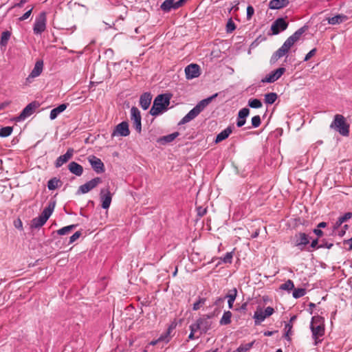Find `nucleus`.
Segmentation results:
<instances>
[{"instance_id":"nucleus-11","label":"nucleus","mask_w":352,"mask_h":352,"mask_svg":"<svg viewBox=\"0 0 352 352\" xmlns=\"http://www.w3.org/2000/svg\"><path fill=\"white\" fill-rule=\"evenodd\" d=\"M40 104L37 101H33L29 103L21 112V113L14 118L16 122L25 120L28 117L32 115L35 110L39 107Z\"/></svg>"},{"instance_id":"nucleus-24","label":"nucleus","mask_w":352,"mask_h":352,"mask_svg":"<svg viewBox=\"0 0 352 352\" xmlns=\"http://www.w3.org/2000/svg\"><path fill=\"white\" fill-rule=\"evenodd\" d=\"M234 128V125L230 124L221 132H220L219 134H217L214 140V143L218 144L222 142L223 140L227 139L229 137V135L232 133Z\"/></svg>"},{"instance_id":"nucleus-6","label":"nucleus","mask_w":352,"mask_h":352,"mask_svg":"<svg viewBox=\"0 0 352 352\" xmlns=\"http://www.w3.org/2000/svg\"><path fill=\"white\" fill-rule=\"evenodd\" d=\"M311 337L315 340V345H317L320 342V340H318V339L324 336V333H325L324 318L318 316L311 317Z\"/></svg>"},{"instance_id":"nucleus-10","label":"nucleus","mask_w":352,"mask_h":352,"mask_svg":"<svg viewBox=\"0 0 352 352\" xmlns=\"http://www.w3.org/2000/svg\"><path fill=\"white\" fill-rule=\"evenodd\" d=\"M312 232L316 235V239H313L309 233L305 232H299L296 236L298 237V242H318V239L322 237L324 233L329 234V232H324L321 230V228H318L316 226L315 228L312 230Z\"/></svg>"},{"instance_id":"nucleus-59","label":"nucleus","mask_w":352,"mask_h":352,"mask_svg":"<svg viewBox=\"0 0 352 352\" xmlns=\"http://www.w3.org/2000/svg\"><path fill=\"white\" fill-rule=\"evenodd\" d=\"M316 52V48H314L312 49L311 50H310L305 56V58H304V61H307L309 60L312 56H314L315 55Z\"/></svg>"},{"instance_id":"nucleus-35","label":"nucleus","mask_w":352,"mask_h":352,"mask_svg":"<svg viewBox=\"0 0 352 352\" xmlns=\"http://www.w3.org/2000/svg\"><path fill=\"white\" fill-rule=\"evenodd\" d=\"M11 32L8 30H6L2 32L0 39V47L1 50H5L7 47L8 41L11 36Z\"/></svg>"},{"instance_id":"nucleus-12","label":"nucleus","mask_w":352,"mask_h":352,"mask_svg":"<svg viewBox=\"0 0 352 352\" xmlns=\"http://www.w3.org/2000/svg\"><path fill=\"white\" fill-rule=\"evenodd\" d=\"M342 223H343L338 218L337 221L333 223L330 228H327V229H326V232H329V235L342 237L345 234V230L349 228L347 225H344L343 228H340Z\"/></svg>"},{"instance_id":"nucleus-14","label":"nucleus","mask_w":352,"mask_h":352,"mask_svg":"<svg viewBox=\"0 0 352 352\" xmlns=\"http://www.w3.org/2000/svg\"><path fill=\"white\" fill-rule=\"evenodd\" d=\"M129 134V123L126 121H123L116 126L111 136L112 138L116 136L126 137Z\"/></svg>"},{"instance_id":"nucleus-54","label":"nucleus","mask_w":352,"mask_h":352,"mask_svg":"<svg viewBox=\"0 0 352 352\" xmlns=\"http://www.w3.org/2000/svg\"><path fill=\"white\" fill-rule=\"evenodd\" d=\"M190 333H197V331H200L201 334H204L205 333L201 332V328L199 326L195 325V324H190Z\"/></svg>"},{"instance_id":"nucleus-30","label":"nucleus","mask_w":352,"mask_h":352,"mask_svg":"<svg viewBox=\"0 0 352 352\" xmlns=\"http://www.w3.org/2000/svg\"><path fill=\"white\" fill-rule=\"evenodd\" d=\"M68 169L76 176H81L83 173V167L76 162H71L68 164Z\"/></svg>"},{"instance_id":"nucleus-62","label":"nucleus","mask_w":352,"mask_h":352,"mask_svg":"<svg viewBox=\"0 0 352 352\" xmlns=\"http://www.w3.org/2000/svg\"><path fill=\"white\" fill-rule=\"evenodd\" d=\"M187 0H178L175 1V10H177L180 7L183 6Z\"/></svg>"},{"instance_id":"nucleus-46","label":"nucleus","mask_w":352,"mask_h":352,"mask_svg":"<svg viewBox=\"0 0 352 352\" xmlns=\"http://www.w3.org/2000/svg\"><path fill=\"white\" fill-rule=\"evenodd\" d=\"M280 289L283 291H290L295 289L294 288V283L293 281L291 280H288L285 283L280 285Z\"/></svg>"},{"instance_id":"nucleus-20","label":"nucleus","mask_w":352,"mask_h":352,"mask_svg":"<svg viewBox=\"0 0 352 352\" xmlns=\"http://www.w3.org/2000/svg\"><path fill=\"white\" fill-rule=\"evenodd\" d=\"M185 74L188 80L197 78L200 75V67L197 64H190L185 68Z\"/></svg>"},{"instance_id":"nucleus-43","label":"nucleus","mask_w":352,"mask_h":352,"mask_svg":"<svg viewBox=\"0 0 352 352\" xmlns=\"http://www.w3.org/2000/svg\"><path fill=\"white\" fill-rule=\"evenodd\" d=\"M76 227V225H70L65 227H63L56 231L58 235H65L68 234L71 232V231Z\"/></svg>"},{"instance_id":"nucleus-13","label":"nucleus","mask_w":352,"mask_h":352,"mask_svg":"<svg viewBox=\"0 0 352 352\" xmlns=\"http://www.w3.org/2000/svg\"><path fill=\"white\" fill-rule=\"evenodd\" d=\"M101 182L102 179L100 177H95L91 179L90 181L86 182L85 184L80 186L76 192V194H85L91 190L92 189H94V188H96Z\"/></svg>"},{"instance_id":"nucleus-15","label":"nucleus","mask_w":352,"mask_h":352,"mask_svg":"<svg viewBox=\"0 0 352 352\" xmlns=\"http://www.w3.org/2000/svg\"><path fill=\"white\" fill-rule=\"evenodd\" d=\"M43 69V61L42 60H37L34 67L29 76L25 78V84L29 85L32 82L34 78L41 75Z\"/></svg>"},{"instance_id":"nucleus-25","label":"nucleus","mask_w":352,"mask_h":352,"mask_svg":"<svg viewBox=\"0 0 352 352\" xmlns=\"http://www.w3.org/2000/svg\"><path fill=\"white\" fill-rule=\"evenodd\" d=\"M208 319L209 316H206V318H199L192 324L201 328L202 333H207L211 327V322H210Z\"/></svg>"},{"instance_id":"nucleus-53","label":"nucleus","mask_w":352,"mask_h":352,"mask_svg":"<svg viewBox=\"0 0 352 352\" xmlns=\"http://www.w3.org/2000/svg\"><path fill=\"white\" fill-rule=\"evenodd\" d=\"M352 217V212H346L344 215L338 217L340 221L342 223L346 222L347 220L350 219Z\"/></svg>"},{"instance_id":"nucleus-2","label":"nucleus","mask_w":352,"mask_h":352,"mask_svg":"<svg viewBox=\"0 0 352 352\" xmlns=\"http://www.w3.org/2000/svg\"><path fill=\"white\" fill-rule=\"evenodd\" d=\"M305 30L306 26H303L289 36L283 45L272 54L270 58V63L274 64L279 58L285 56L294 44L300 39L301 35L305 32Z\"/></svg>"},{"instance_id":"nucleus-36","label":"nucleus","mask_w":352,"mask_h":352,"mask_svg":"<svg viewBox=\"0 0 352 352\" xmlns=\"http://www.w3.org/2000/svg\"><path fill=\"white\" fill-rule=\"evenodd\" d=\"M347 19V16L344 14H337L333 17L328 18V23L331 25L340 24Z\"/></svg>"},{"instance_id":"nucleus-28","label":"nucleus","mask_w":352,"mask_h":352,"mask_svg":"<svg viewBox=\"0 0 352 352\" xmlns=\"http://www.w3.org/2000/svg\"><path fill=\"white\" fill-rule=\"evenodd\" d=\"M289 3V0H271L269 2L268 7L271 10H280L287 7Z\"/></svg>"},{"instance_id":"nucleus-5","label":"nucleus","mask_w":352,"mask_h":352,"mask_svg":"<svg viewBox=\"0 0 352 352\" xmlns=\"http://www.w3.org/2000/svg\"><path fill=\"white\" fill-rule=\"evenodd\" d=\"M55 206L56 201L50 200L47 206L44 208L41 214L38 217H35L32 220L31 228H38L43 226L52 215Z\"/></svg>"},{"instance_id":"nucleus-58","label":"nucleus","mask_w":352,"mask_h":352,"mask_svg":"<svg viewBox=\"0 0 352 352\" xmlns=\"http://www.w3.org/2000/svg\"><path fill=\"white\" fill-rule=\"evenodd\" d=\"M197 215L199 217L204 216L207 212V208L202 206H199L197 208Z\"/></svg>"},{"instance_id":"nucleus-55","label":"nucleus","mask_w":352,"mask_h":352,"mask_svg":"<svg viewBox=\"0 0 352 352\" xmlns=\"http://www.w3.org/2000/svg\"><path fill=\"white\" fill-rule=\"evenodd\" d=\"M292 329V325L289 323H287L286 325H285V330H286V333H285V338L289 340V333H291Z\"/></svg>"},{"instance_id":"nucleus-29","label":"nucleus","mask_w":352,"mask_h":352,"mask_svg":"<svg viewBox=\"0 0 352 352\" xmlns=\"http://www.w3.org/2000/svg\"><path fill=\"white\" fill-rule=\"evenodd\" d=\"M152 100V96L151 93L146 92L141 95L140 98V105L144 110H146L150 104Z\"/></svg>"},{"instance_id":"nucleus-61","label":"nucleus","mask_w":352,"mask_h":352,"mask_svg":"<svg viewBox=\"0 0 352 352\" xmlns=\"http://www.w3.org/2000/svg\"><path fill=\"white\" fill-rule=\"evenodd\" d=\"M274 312V309L272 307H267L265 308V310H264L263 314L270 316Z\"/></svg>"},{"instance_id":"nucleus-39","label":"nucleus","mask_w":352,"mask_h":352,"mask_svg":"<svg viewBox=\"0 0 352 352\" xmlns=\"http://www.w3.org/2000/svg\"><path fill=\"white\" fill-rule=\"evenodd\" d=\"M270 316H266L263 314V311L259 310L255 311L254 313V320H255V325H259L261 322H263L266 318L270 317Z\"/></svg>"},{"instance_id":"nucleus-51","label":"nucleus","mask_w":352,"mask_h":352,"mask_svg":"<svg viewBox=\"0 0 352 352\" xmlns=\"http://www.w3.org/2000/svg\"><path fill=\"white\" fill-rule=\"evenodd\" d=\"M236 29V25L232 19H228L226 24V32L228 33L232 32Z\"/></svg>"},{"instance_id":"nucleus-23","label":"nucleus","mask_w":352,"mask_h":352,"mask_svg":"<svg viewBox=\"0 0 352 352\" xmlns=\"http://www.w3.org/2000/svg\"><path fill=\"white\" fill-rule=\"evenodd\" d=\"M250 114V109L247 107H244L239 110L236 119V126L240 128L245 125L246 122V118Z\"/></svg>"},{"instance_id":"nucleus-19","label":"nucleus","mask_w":352,"mask_h":352,"mask_svg":"<svg viewBox=\"0 0 352 352\" xmlns=\"http://www.w3.org/2000/svg\"><path fill=\"white\" fill-rule=\"evenodd\" d=\"M88 161L91 168L96 173H102L105 171L104 163L100 158L94 155H91L89 157Z\"/></svg>"},{"instance_id":"nucleus-64","label":"nucleus","mask_w":352,"mask_h":352,"mask_svg":"<svg viewBox=\"0 0 352 352\" xmlns=\"http://www.w3.org/2000/svg\"><path fill=\"white\" fill-rule=\"evenodd\" d=\"M316 226L318 227V228H321V230L322 228H327H327H329L328 227V223H326V222H324V221L319 223Z\"/></svg>"},{"instance_id":"nucleus-17","label":"nucleus","mask_w":352,"mask_h":352,"mask_svg":"<svg viewBox=\"0 0 352 352\" xmlns=\"http://www.w3.org/2000/svg\"><path fill=\"white\" fill-rule=\"evenodd\" d=\"M131 119L133 122V126L138 133H141L142 131V118L140 110L133 107L131 109Z\"/></svg>"},{"instance_id":"nucleus-8","label":"nucleus","mask_w":352,"mask_h":352,"mask_svg":"<svg viewBox=\"0 0 352 352\" xmlns=\"http://www.w3.org/2000/svg\"><path fill=\"white\" fill-rule=\"evenodd\" d=\"M332 245H333V243H294L293 248L295 250L293 252L298 254L303 251L311 252L319 248H326L329 250Z\"/></svg>"},{"instance_id":"nucleus-60","label":"nucleus","mask_w":352,"mask_h":352,"mask_svg":"<svg viewBox=\"0 0 352 352\" xmlns=\"http://www.w3.org/2000/svg\"><path fill=\"white\" fill-rule=\"evenodd\" d=\"M80 235H81V232L80 231L76 232L74 234H73L69 237V242H74L75 241H76L80 237Z\"/></svg>"},{"instance_id":"nucleus-22","label":"nucleus","mask_w":352,"mask_h":352,"mask_svg":"<svg viewBox=\"0 0 352 352\" xmlns=\"http://www.w3.org/2000/svg\"><path fill=\"white\" fill-rule=\"evenodd\" d=\"M74 149L69 148L67 149V152L60 156H59L55 162V166L56 168H59L62 166L65 163L67 162L74 155Z\"/></svg>"},{"instance_id":"nucleus-34","label":"nucleus","mask_w":352,"mask_h":352,"mask_svg":"<svg viewBox=\"0 0 352 352\" xmlns=\"http://www.w3.org/2000/svg\"><path fill=\"white\" fill-rule=\"evenodd\" d=\"M217 96L218 94L216 93L212 96L201 100L197 104L196 107L199 110V111L201 112L212 102L213 99L217 97Z\"/></svg>"},{"instance_id":"nucleus-33","label":"nucleus","mask_w":352,"mask_h":352,"mask_svg":"<svg viewBox=\"0 0 352 352\" xmlns=\"http://www.w3.org/2000/svg\"><path fill=\"white\" fill-rule=\"evenodd\" d=\"M174 328H175V325L174 324L170 325L169 328H168L167 332H166V333L164 334V335H161V336H160L159 339H157V340L151 342V345H155V344H157V343H158L160 342H165L166 343H168V341L170 340V331Z\"/></svg>"},{"instance_id":"nucleus-7","label":"nucleus","mask_w":352,"mask_h":352,"mask_svg":"<svg viewBox=\"0 0 352 352\" xmlns=\"http://www.w3.org/2000/svg\"><path fill=\"white\" fill-rule=\"evenodd\" d=\"M330 128L336 130L342 136L349 135V124L346 122L345 118L342 115H335L333 121L330 124Z\"/></svg>"},{"instance_id":"nucleus-45","label":"nucleus","mask_w":352,"mask_h":352,"mask_svg":"<svg viewBox=\"0 0 352 352\" xmlns=\"http://www.w3.org/2000/svg\"><path fill=\"white\" fill-rule=\"evenodd\" d=\"M13 131L12 126H4L0 129V137L6 138L11 135Z\"/></svg>"},{"instance_id":"nucleus-31","label":"nucleus","mask_w":352,"mask_h":352,"mask_svg":"<svg viewBox=\"0 0 352 352\" xmlns=\"http://www.w3.org/2000/svg\"><path fill=\"white\" fill-rule=\"evenodd\" d=\"M179 133L176 131L167 135H164L162 137L159 138L157 140V142L162 145H165L168 143L172 142L176 138L179 136Z\"/></svg>"},{"instance_id":"nucleus-18","label":"nucleus","mask_w":352,"mask_h":352,"mask_svg":"<svg viewBox=\"0 0 352 352\" xmlns=\"http://www.w3.org/2000/svg\"><path fill=\"white\" fill-rule=\"evenodd\" d=\"M286 69L285 67H281L274 71L270 74L267 75L265 78L261 80V82L272 83L278 80L281 76L285 72Z\"/></svg>"},{"instance_id":"nucleus-4","label":"nucleus","mask_w":352,"mask_h":352,"mask_svg":"<svg viewBox=\"0 0 352 352\" xmlns=\"http://www.w3.org/2000/svg\"><path fill=\"white\" fill-rule=\"evenodd\" d=\"M172 95L170 94H162L158 95L153 101L152 107L150 109V114L157 116L163 111L168 109Z\"/></svg>"},{"instance_id":"nucleus-47","label":"nucleus","mask_w":352,"mask_h":352,"mask_svg":"<svg viewBox=\"0 0 352 352\" xmlns=\"http://www.w3.org/2000/svg\"><path fill=\"white\" fill-rule=\"evenodd\" d=\"M205 302V298L199 297L198 300H197V301H195V303L192 304V311H197L198 309H199V308H201V307L204 305Z\"/></svg>"},{"instance_id":"nucleus-49","label":"nucleus","mask_w":352,"mask_h":352,"mask_svg":"<svg viewBox=\"0 0 352 352\" xmlns=\"http://www.w3.org/2000/svg\"><path fill=\"white\" fill-rule=\"evenodd\" d=\"M305 295V289L298 288L293 289L292 296L294 298H300Z\"/></svg>"},{"instance_id":"nucleus-52","label":"nucleus","mask_w":352,"mask_h":352,"mask_svg":"<svg viewBox=\"0 0 352 352\" xmlns=\"http://www.w3.org/2000/svg\"><path fill=\"white\" fill-rule=\"evenodd\" d=\"M252 127L257 128L261 125V120L259 116H254L252 118Z\"/></svg>"},{"instance_id":"nucleus-37","label":"nucleus","mask_w":352,"mask_h":352,"mask_svg":"<svg viewBox=\"0 0 352 352\" xmlns=\"http://www.w3.org/2000/svg\"><path fill=\"white\" fill-rule=\"evenodd\" d=\"M161 10L165 12L168 13L171 11V10H175V1L173 0H165L160 6Z\"/></svg>"},{"instance_id":"nucleus-1","label":"nucleus","mask_w":352,"mask_h":352,"mask_svg":"<svg viewBox=\"0 0 352 352\" xmlns=\"http://www.w3.org/2000/svg\"><path fill=\"white\" fill-rule=\"evenodd\" d=\"M305 30L306 26H303L289 36L283 45L272 54L270 58V63L274 64L279 58L285 56L294 44L300 39L301 35L305 32Z\"/></svg>"},{"instance_id":"nucleus-44","label":"nucleus","mask_w":352,"mask_h":352,"mask_svg":"<svg viewBox=\"0 0 352 352\" xmlns=\"http://www.w3.org/2000/svg\"><path fill=\"white\" fill-rule=\"evenodd\" d=\"M248 104L252 109H259L263 105L261 101L257 98H250Z\"/></svg>"},{"instance_id":"nucleus-63","label":"nucleus","mask_w":352,"mask_h":352,"mask_svg":"<svg viewBox=\"0 0 352 352\" xmlns=\"http://www.w3.org/2000/svg\"><path fill=\"white\" fill-rule=\"evenodd\" d=\"M30 0H21L19 3H15L13 7L22 8L23 5Z\"/></svg>"},{"instance_id":"nucleus-42","label":"nucleus","mask_w":352,"mask_h":352,"mask_svg":"<svg viewBox=\"0 0 352 352\" xmlns=\"http://www.w3.org/2000/svg\"><path fill=\"white\" fill-rule=\"evenodd\" d=\"M278 98V96L276 93L274 92H271V93H268V94H266L265 95V102L268 104H272L273 103L275 102V101Z\"/></svg>"},{"instance_id":"nucleus-26","label":"nucleus","mask_w":352,"mask_h":352,"mask_svg":"<svg viewBox=\"0 0 352 352\" xmlns=\"http://www.w3.org/2000/svg\"><path fill=\"white\" fill-rule=\"evenodd\" d=\"M201 112L195 106L192 108L178 123L179 125L184 124L195 118Z\"/></svg>"},{"instance_id":"nucleus-50","label":"nucleus","mask_w":352,"mask_h":352,"mask_svg":"<svg viewBox=\"0 0 352 352\" xmlns=\"http://www.w3.org/2000/svg\"><path fill=\"white\" fill-rule=\"evenodd\" d=\"M233 258V253L232 252H228L226 253L224 256L221 257V262L224 263H232V259Z\"/></svg>"},{"instance_id":"nucleus-3","label":"nucleus","mask_w":352,"mask_h":352,"mask_svg":"<svg viewBox=\"0 0 352 352\" xmlns=\"http://www.w3.org/2000/svg\"><path fill=\"white\" fill-rule=\"evenodd\" d=\"M305 30L306 26H303L289 36L283 45L272 54L270 58V63L274 64L279 58L285 56L294 44L300 39L301 35L305 32Z\"/></svg>"},{"instance_id":"nucleus-32","label":"nucleus","mask_w":352,"mask_h":352,"mask_svg":"<svg viewBox=\"0 0 352 352\" xmlns=\"http://www.w3.org/2000/svg\"><path fill=\"white\" fill-rule=\"evenodd\" d=\"M68 105L69 104L63 103L52 109L50 114V118L52 120L56 119L60 113L63 112L67 109Z\"/></svg>"},{"instance_id":"nucleus-38","label":"nucleus","mask_w":352,"mask_h":352,"mask_svg":"<svg viewBox=\"0 0 352 352\" xmlns=\"http://www.w3.org/2000/svg\"><path fill=\"white\" fill-rule=\"evenodd\" d=\"M236 296H237V289L234 288V289L229 291L228 294L226 295V296L224 297V298L228 299L229 309H231L233 308V304H234V302L235 301Z\"/></svg>"},{"instance_id":"nucleus-48","label":"nucleus","mask_w":352,"mask_h":352,"mask_svg":"<svg viewBox=\"0 0 352 352\" xmlns=\"http://www.w3.org/2000/svg\"><path fill=\"white\" fill-rule=\"evenodd\" d=\"M252 345H254V342L246 343L245 344L239 346L236 350L233 351V352H247L252 349Z\"/></svg>"},{"instance_id":"nucleus-16","label":"nucleus","mask_w":352,"mask_h":352,"mask_svg":"<svg viewBox=\"0 0 352 352\" xmlns=\"http://www.w3.org/2000/svg\"><path fill=\"white\" fill-rule=\"evenodd\" d=\"M288 22H287L283 18L280 17L276 19L271 25V30L272 35H277L281 31L285 30L288 27Z\"/></svg>"},{"instance_id":"nucleus-56","label":"nucleus","mask_w":352,"mask_h":352,"mask_svg":"<svg viewBox=\"0 0 352 352\" xmlns=\"http://www.w3.org/2000/svg\"><path fill=\"white\" fill-rule=\"evenodd\" d=\"M254 13V8L252 6H248L247 7V13H246L247 19H250L252 18V16H253Z\"/></svg>"},{"instance_id":"nucleus-9","label":"nucleus","mask_w":352,"mask_h":352,"mask_svg":"<svg viewBox=\"0 0 352 352\" xmlns=\"http://www.w3.org/2000/svg\"><path fill=\"white\" fill-rule=\"evenodd\" d=\"M47 25V14L45 12H41L36 17L34 26L33 32L35 35H41L46 30Z\"/></svg>"},{"instance_id":"nucleus-57","label":"nucleus","mask_w":352,"mask_h":352,"mask_svg":"<svg viewBox=\"0 0 352 352\" xmlns=\"http://www.w3.org/2000/svg\"><path fill=\"white\" fill-rule=\"evenodd\" d=\"M33 8H31L30 10H28L27 12H25L21 16L19 17V21H24L29 18V16L31 15V13L32 12Z\"/></svg>"},{"instance_id":"nucleus-27","label":"nucleus","mask_w":352,"mask_h":352,"mask_svg":"<svg viewBox=\"0 0 352 352\" xmlns=\"http://www.w3.org/2000/svg\"><path fill=\"white\" fill-rule=\"evenodd\" d=\"M201 112L195 106L192 108L178 123L179 125L184 124L195 118Z\"/></svg>"},{"instance_id":"nucleus-21","label":"nucleus","mask_w":352,"mask_h":352,"mask_svg":"<svg viewBox=\"0 0 352 352\" xmlns=\"http://www.w3.org/2000/svg\"><path fill=\"white\" fill-rule=\"evenodd\" d=\"M100 200L102 201V208L103 209H108L112 200V194L108 188L100 190Z\"/></svg>"},{"instance_id":"nucleus-40","label":"nucleus","mask_w":352,"mask_h":352,"mask_svg":"<svg viewBox=\"0 0 352 352\" xmlns=\"http://www.w3.org/2000/svg\"><path fill=\"white\" fill-rule=\"evenodd\" d=\"M232 313L230 311H226L223 313L220 320L221 326L228 325L231 323Z\"/></svg>"},{"instance_id":"nucleus-41","label":"nucleus","mask_w":352,"mask_h":352,"mask_svg":"<svg viewBox=\"0 0 352 352\" xmlns=\"http://www.w3.org/2000/svg\"><path fill=\"white\" fill-rule=\"evenodd\" d=\"M62 184L61 181L56 178L53 177L47 182V188L50 190H53L57 188Z\"/></svg>"}]
</instances>
